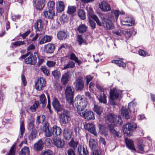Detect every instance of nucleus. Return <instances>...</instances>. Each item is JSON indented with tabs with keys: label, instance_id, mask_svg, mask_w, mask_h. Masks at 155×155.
<instances>
[{
	"label": "nucleus",
	"instance_id": "obj_44",
	"mask_svg": "<svg viewBox=\"0 0 155 155\" xmlns=\"http://www.w3.org/2000/svg\"><path fill=\"white\" fill-rule=\"evenodd\" d=\"M69 74L68 73H65L63 75L61 79V82L63 84H65L68 82L69 79Z\"/></svg>",
	"mask_w": 155,
	"mask_h": 155
},
{
	"label": "nucleus",
	"instance_id": "obj_20",
	"mask_svg": "<svg viewBox=\"0 0 155 155\" xmlns=\"http://www.w3.org/2000/svg\"><path fill=\"white\" fill-rule=\"evenodd\" d=\"M53 143L57 147L62 148L64 145L65 143L62 140L58 138L53 139Z\"/></svg>",
	"mask_w": 155,
	"mask_h": 155
},
{
	"label": "nucleus",
	"instance_id": "obj_43",
	"mask_svg": "<svg viewBox=\"0 0 155 155\" xmlns=\"http://www.w3.org/2000/svg\"><path fill=\"white\" fill-rule=\"evenodd\" d=\"M37 135V131L35 129L32 130L29 136V139L30 140H32L36 138Z\"/></svg>",
	"mask_w": 155,
	"mask_h": 155
},
{
	"label": "nucleus",
	"instance_id": "obj_57",
	"mask_svg": "<svg viewBox=\"0 0 155 155\" xmlns=\"http://www.w3.org/2000/svg\"><path fill=\"white\" fill-rule=\"evenodd\" d=\"M15 146L14 144L11 147L8 155H15Z\"/></svg>",
	"mask_w": 155,
	"mask_h": 155
},
{
	"label": "nucleus",
	"instance_id": "obj_39",
	"mask_svg": "<svg viewBox=\"0 0 155 155\" xmlns=\"http://www.w3.org/2000/svg\"><path fill=\"white\" fill-rule=\"evenodd\" d=\"M87 28V26L84 24H82L79 26L77 28V30L80 33H83L86 32Z\"/></svg>",
	"mask_w": 155,
	"mask_h": 155
},
{
	"label": "nucleus",
	"instance_id": "obj_5",
	"mask_svg": "<svg viewBox=\"0 0 155 155\" xmlns=\"http://www.w3.org/2000/svg\"><path fill=\"white\" fill-rule=\"evenodd\" d=\"M74 93V90L72 87L69 86H67L66 87L65 96L67 101L70 104H73Z\"/></svg>",
	"mask_w": 155,
	"mask_h": 155
},
{
	"label": "nucleus",
	"instance_id": "obj_11",
	"mask_svg": "<svg viewBox=\"0 0 155 155\" xmlns=\"http://www.w3.org/2000/svg\"><path fill=\"white\" fill-rule=\"evenodd\" d=\"M120 15L119 10H115L106 14V16L108 19L112 21H117Z\"/></svg>",
	"mask_w": 155,
	"mask_h": 155
},
{
	"label": "nucleus",
	"instance_id": "obj_22",
	"mask_svg": "<svg viewBox=\"0 0 155 155\" xmlns=\"http://www.w3.org/2000/svg\"><path fill=\"white\" fill-rule=\"evenodd\" d=\"M44 15L47 18L52 19L55 15L54 10L46 9L43 12Z\"/></svg>",
	"mask_w": 155,
	"mask_h": 155
},
{
	"label": "nucleus",
	"instance_id": "obj_49",
	"mask_svg": "<svg viewBox=\"0 0 155 155\" xmlns=\"http://www.w3.org/2000/svg\"><path fill=\"white\" fill-rule=\"evenodd\" d=\"M48 9L54 10V3L52 1H50L47 4Z\"/></svg>",
	"mask_w": 155,
	"mask_h": 155
},
{
	"label": "nucleus",
	"instance_id": "obj_17",
	"mask_svg": "<svg viewBox=\"0 0 155 155\" xmlns=\"http://www.w3.org/2000/svg\"><path fill=\"white\" fill-rule=\"evenodd\" d=\"M109 129L110 131L111 135L114 137L120 138L121 135L119 131L116 130L114 128V126L111 124L109 125Z\"/></svg>",
	"mask_w": 155,
	"mask_h": 155
},
{
	"label": "nucleus",
	"instance_id": "obj_23",
	"mask_svg": "<svg viewBox=\"0 0 155 155\" xmlns=\"http://www.w3.org/2000/svg\"><path fill=\"white\" fill-rule=\"evenodd\" d=\"M99 7L102 11L107 12L110 11L111 8L110 5L105 2H102L99 4Z\"/></svg>",
	"mask_w": 155,
	"mask_h": 155
},
{
	"label": "nucleus",
	"instance_id": "obj_13",
	"mask_svg": "<svg viewBox=\"0 0 155 155\" xmlns=\"http://www.w3.org/2000/svg\"><path fill=\"white\" fill-rule=\"evenodd\" d=\"M74 84L77 90L81 91L84 87V81L80 77H79L76 79Z\"/></svg>",
	"mask_w": 155,
	"mask_h": 155
},
{
	"label": "nucleus",
	"instance_id": "obj_37",
	"mask_svg": "<svg viewBox=\"0 0 155 155\" xmlns=\"http://www.w3.org/2000/svg\"><path fill=\"white\" fill-rule=\"evenodd\" d=\"M39 99L41 103L42 104V107L44 108L45 107L46 104V99L45 95L42 94L39 97Z\"/></svg>",
	"mask_w": 155,
	"mask_h": 155
},
{
	"label": "nucleus",
	"instance_id": "obj_36",
	"mask_svg": "<svg viewBox=\"0 0 155 155\" xmlns=\"http://www.w3.org/2000/svg\"><path fill=\"white\" fill-rule=\"evenodd\" d=\"M25 130L24 123L22 120H21V122L20 124V135H19V137L21 138L22 137L24 133Z\"/></svg>",
	"mask_w": 155,
	"mask_h": 155
},
{
	"label": "nucleus",
	"instance_id": "obj_7",
	"mask_svg": "<svg viewBox=\"0 0 155 155\" xmlns=\"http://www.w3.org/2000/svg\"><path fill=\"white\" fill-rule=\"evenodd\" d=\"M136 33V31L133 28L127 30H121L120 31L114 32V34L118 36L124 35L127 39L129 38L131 36L134 35Z\"/></svg>",
	"mask_w": 155,
	"mask_h": 155
},
{
	"label": "nucleus",
	"instance_id": "obj_32",
	"mask_svg": "<svg viewBox=\"0 0 155 155\" xmlns=\"http://www.w3.org/2000/svg\"><path fill=\"white\" fill-rule=\"evenodd\" d=\"M112 63L116 64L117 66L120 67L125 68L126 67V64L122 61L120 60H115L112 61Z\"/></svg>",
	"mask_w": 155,
	"mask_h": 155
},
{
	"label": "nucleus",
	"instance_id": "obj_33",
	"mask_svg": "<svg viewBox=\"0 0 155 155\" xmlns=\"http://www.w3.org/2000/svg\"><path fill=\"white\" fill-rule=\"evenodd\" d=\"M30 151L29 148L25 147L23 148L19 152V155H29Z\"/></svg>",
	"mask_w": 155,
	"mask_h": 155
},
{
	"label": "nucleus",
	"instance_id": "obj_25",
	"mask_svg": "<svg viewBox=\"0 0 155 155\" xmlns=\"http://www.w3.org/2000/svg\"><path fill=\"white\" fill-rule=\"evenodd\" d=\"M51 131H52V135L55 137L60 135L61 133V128L56 125H54L51 128Z\"/></svg>",
	"mask_w": 155,
	"mask_h": 155
},
{
	"label": "nucleus",
	"instance_id": "obj_30",
	"mask_svg": "<svg viewBox=\"0 0 155 155\" xmlns=\"http://www.w3.org/2000/svg\"><path fill=\"white\" fill-rule=\"evenodd\" d=\"M78 153L79 155H87L88 154L86 148L84 147H82L80 145L78 147Z\"/></svg>",
	"mask_w": 155,
	"mask_h": 155
},
{
	"label": "nucleus",
	"instance_id": "obj_62",
	"mask_svg": "<svg viewBox=\"0 0 155 155\" xmlns=\"http://www.w3.org/2000/svg\"><path fill=\"white\" fill-rule=\"evenodd\" d=\"M56 63L51 61H48L47 62L46 64L49 67H53L55 64Z\"/></svg>",
	"mask_w": 155,
	"mask_h": 155
},
{
	"label": "nucleus",
	"instance_id": "obj_38",
	"mask_svg": "<svg viewBox=\"0 0 155 155\" xmlns=\"http://www.w3.org/2000/svg\"><path fill=\"white\" fill-rule=\"evenodd\" d=\"M52 74L56 80L58 79L61 76L60 71L58 69H55L52 71Z\"/></svg>",
	"mask_w": 155,
	"mask_h": 155
},
{
	"label": "nucleus",
	"instance_id": "obj_21",
	"mask_svg": "<svg viewBox=\"0 0 155 155\" xmlns=\"http://www.w3.org/2000/svg\"><path fill=\"white\" fill-rule=\"evenodd\" d=\"M44 25V22L40 19L37 21L35 23V28L36 32L41 31Z\"/></svg>",
	"mask_w": 155,
	"mask_h": 155
},
{
	"label": "nucleus",
	"instance_id": "obj_15",
	"mask_svg": "<svg viewBox=\"0 0 155 155\" xmlns=\"http://www.w3.org/2000/svg\"><path fill=\"white\" fill-rule=\"evenodd\" d=\"M84 128L89 132L96 136L97 134L96 131L95 126L92 124H87L84 125Z\"/></svg>",
	"mask_w": 155,
	"mask_h": 155
},
{
	"label": "nucleus",
	"instance_id": "obj_42",
	"mask_svg": "<svg viewBox=\"0 0 155 155\" xmlns=\"http://www.w3.org/2000/svg\"><path fill=\"white\" fill-rule=\"evenodd\" d=\"M89 146L93 150L96 149L97 147V143L95 140L91 139L89 142Z\"/></svg>",
	"mask_w": 155,
	"mask_h": 155
},
{
	"label": "nucleus",
	"instance_id": "obj_6",
	"mask_svg": "<svg viewBox=\"0 0 155 155\" xmlns=\"http://www.w3.org/2000/svg\"><path fill=\"white\" fill-rule=\"evenodd\" d=\"M137 126L136 124H133L130 123H127L123 126V130L124 134L129 136H131L133 131H134Z\"/></svg>",
	"mask_w": 155,
	"mask_h": 155
},
{
	"label": "nucleus",
	"instance_id": "obj_9",
	"mask_svg": "<svg viewBox=\"0 0 155 155\" xmlns=\"http://www.w3.org/2000/svg\"><path fill=\"white\" fill-rule=\"evenodd\" d=\"M46 82L45 79L43 78H38L35 83V87L38 91H41L45 87Z\"/></svg>",
	"mask_w": 155,
	"mask_h": 155
},
{
	"label": "nucleus",
	"instance_id": "obj_54",
	"mask_svg": "<svg viewBox=\"0 0 155 155\" xmlns=\"http://www.w3.org/2000/svg\"><path fill=\"white\" fill-rule=\"evenodd\" d=\"M74 66V63L73 61H70L64 67L63 69H66L69 68H73Z\"/></svg>",
	"mask_w": 155,
	"mask_h": 155
},
{
	"label": "nucleus",
	"instance_id": "obj_63",
	"mask_svg": "<svg viewBox=\"0 0 155 155\" xmlns=\"http://www.w3.org/2000/svg\"><path fill=\"white\" fill-rule=\"evenodd\" d=\"M44 61V58L42 57H38V61L37 64V65L39 67L42 64Z\"/></svg>",
	"mask_w": 155,
	"mask_h": 155
},
{
	"label": "nucleus",
	"instance_id": "obj_40",
	"mask_svg": "<svg viewBox=\"0 0 155 155\" xmlns=\"http://www.w3.org/2000/svg\"><path fill=\"white\" fill-rule=\"evenodd\" d=\"M113 123L117 125L120 126L121 125L122 123V121L121 119V117L120 116H116L115 119Z\"/></svg>",
	"mask_w": 155,
	"mask_h": 155
},
{
	"label": "nucleus",
	"instance_id": "obj_27",
	"mask_svg": "<svg viewBox=\"0 0 155 155\" xmlns=\"http://www.w3.org/2000/svg\"><path fill=\"white\" fill-rule=\"evenodd\" d=\"M54 49V45L49 43L45 46V51L47 53H51L53 52Z\"/></svg>",
	"mask_w": 155,
	"mask_h": 155
},
{
	"label": "nucleus",
	"instance_id": "obj_1",
	"mask_svg": "<svg viewBox=\"0 0 155 155\" xmlns=\"http://www.w3.org/2000/svg\"><path fill=\"white\" fill-rule=\"evenodd\" d=\"M136 105V104L132 101L128 104L127 108L122 107L121 109V115L124 117L126 119H129L130 118V112H133L134 114L135 113L134 108Z\"/></svg>",
	"mask_w": 155,
	"mask_h": 155
},
{
	"label": "nucleus",
	"instance_id": "obj_8",
	"mask_svg": "<svg viewBox=\"0 0 155 155\" xmlns=\"http://www.w3.org/2000/svg\"><path fill=\"white\" fill-rule=\"evenodd\" d=\"M59 119L60 123L62 124H67L70 119L69 111L66 110H63L59 115Z\"/></svg>",
	"mask_w": 155,
	"mask_h": 155
},
{
	"label": "nucleus",
	"instance_id": "obj_31",
	"mask_svg": "<svg viewBox=\"0 0 155 155\" xmlns=\"http://www.w3.org/2000/svg\"><path fill=\"white\" fill-rule=\"evenodd\" d=\"M27 128L29 130L35 129V126L34 124V121L33 119L32 118L28 120L27 123Z\"/></svg>",
	"mask_w": 155,
	"mask_h": 155
},
{
	"label": "nucleus",
	"instance_id": "obj_29",
	"mask_svg": "<svg viewBox=\"0 0 155 155\" xmlns=\"http://www.w3.org/2000/svg\"><path fill=\"white\" fill-rule=\"evenodd\" d=\"M57 37L58 39L60 40H64L67 38V33L65 31H61L58 32Z\"/></svg>",
	"mask_w": 155,
	"mask_h": 155
},
{
	"label": "nucleus",
	"instance_id": "obj_14",
	"mask_svg": "<svg viewBox=\"0 0 155 155\" xmlns=\"http://www.w3.org/2000/svg\"><path fill=\"white\" fill-rule=\"evenodd\" d=\"M37 60V58L35 55L33 54L30 55L25 60V62L26 64L31 65H35Z\"/></svg>",
	"mask_w": 155,
	"mask_h": 155
},
{
	"label": "nucleus",
	"instance_id": "obj_48",
	"mask_svg": "<svg viewBox=\"0 0 155 155\" xmlns=\"http://www.w3.org/2000/svg\"><path fill=\"white\" fill-rule=\"evenodd\" d=\"M106 97V96L104 93H103L100 95V97L98 98V100L100 102L106 104L107 102Z\"/></svg>",
	"mask_w": 155,
	"mask_h": 155
},
{
	"label": "nucleus",
	"instance_id": "obj_58",
	"mask_svg": "<svg viewBox=\"0 0 155 155\" xmlns=\"http://www.w3.org/2000/svg\"><path fill=\"white\" fill-rule=\"evenodd\" d=\"M12 44L15 47H17L24 45L25 43L24 41H18L12 43Z\"/></svg>",
	"mask_w": 155,
	"mask_h": 155
},
{
	"label": "nucleus",
	"instance_id": "obj_19",
	"mask_svg": "<svg viewBox=\"0 0 155 155\" xmlns=\"http://www.w3.org/2000/svg\"><path fill=\"white\" fill-rule=\"evenodd\" d=\"M43 130L46 137H50L52 135V131H51V128L50 130H49L48 124L47 123H45L44 124Z\"/></svg>",
	"mask_w": 155,
	"mask_h": 155
},
{
	"label": "nucleus",
	"instance_id": "obj_52",
	"mask_svg": "<svg viewBox=\"0 0 155 155\" xmlns=\"http://www.w3.org/2000/svg\"><path fill=\"white\" fill-rule=\"evenodd\" d=\"M76 11V7L75 6H69L68 8V13L69 14H72L74 13Z\"/></svg>",
	"mask_w": 155,
	"mask_h": 155
},
{
	"label": "nucleus",
	"instance_id": "obj_34",
	"mask_svg": "<svg viewBox=\"0 0 155 155\" xmlns=\"http://www.w3.org/2000/svg\"><path fill=\"white\" fill-rule=\"evenodd\" d=\"M63 135L66 140H69L71 137V134L67 128H65L64 130Z\"/></svg>",
	"mask_w": 155,
	"mask_h": 155
},
{
	"label": "nucleus",
	"instance_id": "obj_3",
	"mask_svg": "<svg viewBox=\"0 0 155 155\" xmlns=\"http://www.w3.org/2000/svg\"><path fill=\"white\" fill-rule=\"evenodd\" d=\"M77 112L81 116L86 120H94L95 119L94 113L91 110L86 109L85 110H78Z\"/></svg>",
	"mask_w": 155,
	"mask_h": 155
},
{
	"label": "nucleus",
	"instance_id": "obj_55",
	"mask_svg": "<svg viewBox=\"0 0 155 155\" xmlns=\"http://www.w3.org/2000/svg\"><path fill=\"white\" fill-rule=\"evenodd\" d=\"M142 141L139 140L138 142L137 148L141 151H144V145L142 143Z\"/></svg>",
	"mask_w": 155,
	"mask_h": 155
},
{
	"label": "nucleus",
	"instance_id": "obj_26",
	"mask_svg": "<svg viewBox=\"0 0 155 155\" xmlns=\"http://www.w3.org/2000/svg\"><path fill=\"white\" fill-rule=\"evenodd\" d=\"M52 105L54 109L58 112L61 110V107L59 102L57 98L54 97L53 99Z\"/></svg>",
	"mask_w": 155,
	"mask_h": 155
},
{
	"label": "nucleus",
	"instance_id": "obj_35",
	"mask_svg": "<svg viewBox=\"0 0 155 155\" xmlns=\"http://www.w3.org/2000/svg\"><path fill=\"white\" fill-rule=\"evenodd\" d=\"M64 5L63 2L60 1L58 3V5L56 7V9L58 12H61L64 11Z\"/></svg>",
	"mask_w": 155,
	"mask_h": 155
},
{
	"label": "nucleus",
	"instance_id": "obj_47",
	"mask_svg": "<svg viewBox=\"0 0 155 155\" xmlns=\"http://www.w3.org/2000/svg\"><path fill=\"white\" fill-rule=\"evenodd\" d=\"M79 16L82 19H85V14L84 11L82 9H79L78 12Z\"/></svg>",
	"mask_w": 155,
	"mask_h": 155
},
{
	"label": "nucleus",
	"instance_id": "obj_51",
	"mask_svg": "<svg viewBox=\"0 0 155 155\" xmlns=\"http://www.w3.org/2000/svg\"><path fill=\"white\" fill-rule=\"evenodd\" d=\"M41 155H54V154L51 150H46L42 151Z\"/></svg>",
	"mask_w": 155,
	"mask_h": 155
},
{
	"label": "nucleus",
	"instance_id": "obj_41",
	"mask_svg": "<svg viewBox=\"0 0 155 155\" xmlns=\"http://www.w3.org/2000/svg\"><path fill=\"white\" fill-rule=\"evenodd\" d=\"M51 40V37L48 36H45L39 41L40 44H43L47 42L50 41Z\"/></svg>",
	"mask_w": 155,
	"mask_h": 155
},
{
	"label": "nucleus",
	"instance_id": "obj_56",
	"mask_svg": "<svg viewBox=\"0 0 155 155\" xmlns=\"http://www.w3.org/2000/svg\"><path fill=\"white\" fill-rule=\"evenodd\" d=\"M78 144L77 142L74 141L73 140H71L69 143V144L70 147H72L73 148L72 149H74V150L77 147Z\"/></svg>",
	"mask_w": 155,
	"mask_h": 155
},
{
	"label": "nucleus",
	"instance_id": "obj_16",
	"mask_svg": "<svg viewBox=\"0 0 155 155\" xmlns=\"http://www.w3.org/2000/svg\"><path fill=\"white\" fill-rule=\"evenodd\" d=\"M33 5L39 10L42 9L45 5V0H33Z\"/></svg>",
	"mask_w": 155,
	"mask_h": 155
},
{
	"label": "nucleus",
	"instance_id": "obj_4",
	"mask_svg": "<svg viewBox=\"0 0 155 155\" xmlns=\"http://www.w3.org/2000/svg\"><path fill=\"white\" fill-rule=\"evenodd\" d=\"M99 16L102 20L101 26L103 25L104 27L108 30L113 29L114 28V25L112 21L107 18H105L104 14L100 13Z\"/></svg>",
	"mask_w": 155,
	"mask_h": 155
},
{
	"label": "nucleus",
	"instance_id": "obj_2",
	"mask_svg": "<svg viewBox=\"0 0 155 155\" xmlns=\"http://www.w3.org/2000/svg\"><path fill=\"white\" fill-rule=\"evenodd\" d=\"M75 100L77 101V111L84 110L87 104V101L84 96L78 95L76 97Z\"/></svg>",
	"mask_w": 155,
	"mask_h": 155
},
{
	"label": "nucleus",
	"instance_id": "obj_53",
	"mask_svg": "<svg viewBox=\"0 0 155 155\" xmlns=\"http://www.w3.org/2000/svg\"><path fill=\"white\" fill-rule=\"evenodd\" d=\"M70 59L71 60H74L75 62L80 64V61L78 60V58L75 56V54L73 53H71L70 54Z\"/></svg>",
	"mask_w": 155,
	"mask_h": 155
},
{
	"label": "nucleus",
	"instance_id": "obj_10",
	"mask_svg": "<svg viewBox=\"0 0 155 155\" xmlns=\"http://www.w3.org/2000/svg\"><path fill=\"white\" fill-rule=\"evenodd\" d=\"M122 25L129 27L133 26L135 23L134 18L130 17H125L121 21Z\"/></svg>",
	"mask_w": 155,
	"mask_h": 155
},
{
	"label": "nucleus",
	"instance_id": "obj_12",
	"mask_svg": "<svg viewBox=\"0 0 155 155\" xmlns=\"http://www.w3.org/2000/svg\"><path fill=\"white\" fill-rule=\"evenodd\" d=\"M121 93L122 92L121 91L117 90L114 88L110 90V99L113 101L114 100L117 99Z\"/></svg>",
	"mask_w": 155,
	"mask_h": 155
},
{
	"label": "nucleus",
	"instance_id": "obj_50",
	"mask_svg": "<svg viewBox=\"0 0 155 155\" xmlns=\"http://www.w3.org/2000/svg\"><path fill=\"white\" fill-rule=\"evenodd\" d=\"M116 115L113 114H109L107 116V119L109 122L111 123H113L115 118Z\"/></svg>",
	"mask_w": 155,
	"mask_h": 155
},
{
	"label": "nucleus",
	"instance_id": "obj_24",
	"mask_svg": "<svg viewBox=\"0 0 155 155\" xmlns=\"http://www.w3.org/2000/svg\"><path fill=\"white\" fill-rule=\"evenodd\" d=\"M125 142L127 148L130 150H132L134 151L136 150L134 142L132 140L126 138L125 139Z\"/></svg>",
	"mask_w": 155,
	"mask_h": 155
},
{
	"label": "nucleus",
	"instance_id": "obj_59",
	"mask_svg": "<svg viewBox=\"0 0 155 155\" xmlns=\"http://www.w3.org/2000/svg\"><path fill=\"white\" fill-rule=\"evenodd\" d=\"M41 70V71L47 76H48L49 75V71L45 67L42 66Z\"/></svg>",
	"mask_w": 155,
	"mask_h": 155
},
{
	"label": "nucleus",
	"instance_id": "obj_18",
	"mask_svg": "<svg viewBox=\"0 0 155 155\" xmlns=\"http://www.w3.org/2000/svg\"><path fill=\"white\" fill-rule=\"evenodd\" d=\"M88 13L89 17L95 21L98 25L101 26L102 25L101 22L100 21L96 15L93 14L92 9L90 7L88 9Z\"/></svg>",
	"mask_w": 155,
	"mask_h": 155
},
{
	"label": "nucleus",
	"instance_id": "obj_64",
	"mask_svg": "<svg viewBox=\"0 0 155 155\" xmlns=\"http://www.w3.org/2000/svg\"><path fill=\"white\" fill-rule=\"evenodd\" d=\"M138 52L139 54L142 56L145 57L147 55V53L143 50L140 49L139 50Z\"/></svg>",
	"mask_w": 155,
	"mask_h": 155
},
{
	"label": "nucleus",
	"instance_id": "obj_45",
	"mask_svg": "<svg viewBox=\"0 0 155 155\" xmlns=\"http://www.w3.org/2000/svg\"><path fill=\"white\" fill-rule=\"evenodd\" d=\"M94 111L99 115L101 114L103 111L101 107L95 105H94Z\"/></svg>",
	"mask_w": 155,
	"mask_h": 155
},
{
	"label": "nucleus",
	"instance_id": "obj_61",
	"mask_svg": "<svg viewBox=\"0 0 155 155\" xmlns=\"http://www.w3.org/2000/svg\"><path fill=\"white\" fill-rule=\"evenodd\" d=\"M77 41L79 45H81L84 42V40L82 38L81 35H79L77 37Z\"/></svg>",
	"mask_w": 155,
	"mask_h": 155
},
{
	"label": "nucleus",
	"instance_id": "obj_46",
	"mask_svg": "<svg viewBox=\"0 0 155 155\" xmlns=\"http://www.w3.org/2000/svg\"><path fill=\"white\" fill-rule=\"evenodd\" d=\"M39 105V103L38 101H35L33 104L30 108L31 111L32 112H35L36 110V108H37Z\"/></svg>",
	"mask_w": 155,
	"mask_h": 155
},
{
	"label": "nucleus",
	"instance_id": "obj_60",
	"mask_svg": "<svg viewBox=\"0 0 155 155\" xmlns=\"http://www.w3.org/2000/svg\"><path fill=\"white\" fill-rule=\"evenodd\" d=\"M75 150L69 148L67 150L68 155H76L75 153Z\"/></svg>",
	"mask_w": 155,
	"mask_h": 155
},
{
	"label": "nucleus",
	"instance_id": "obj_28",
	"mask_svg": "<svg viewBox=\"0 0 155 155\" xmlns=\"http://www.w3.org/2000/svg\"><path fill=\"white\" fill-rule=\"evenodd\" d=\"M43 142L41 140H39L34 145V148L36 151H40L43 148Z\"/></svg>",
	"mask_w": 155,
	"mask_h": 155
}]
</instances>
